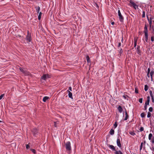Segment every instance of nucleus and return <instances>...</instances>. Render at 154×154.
<instances>
[{
    "label": "nucleus",
    "instance_id": "50",
    "mask_svg": "<svg viewBox=\"0 0 154 154\" xmlns=\"http://www.w3.org/2000/svg\"><path fill=\"white\" fill-rule=\"evenodd\" d=\"M147 76L149 78V73H147Z\"/></svg>",
    "mask_w": 154,
    "mask_h": 154
},
{
    "label": "nucleus",
    "instance_id": "8",
    "mask_svg": "<svg viewBox=\"0 0 154 154\" xmlns=\"http://www.w3.org/2000/svg\"><path fill=\"white\" fill-rule=\"evenodd\" d=\"M149 101H150V97L149 96H148L147 97V100L146 102V103H145V105H149Z\"/></svg>",
    "mask_w": 154,
    "mask_h": 154
},
{
    "label": "nucleus",
    "instance_id": "33",
    "mask_svg": "<svg viewBox=\"0 0 154 154\" xmlns=\"http://www.w3.org/2000/svg\"><path fill=\"white\" fill-rule=\"evenodd\" d=\"M130 134L131 135H134L135 134L134 132H130Z\"/></svg>",
    "mask_w": 154,
    "mask_h": 154
},
{
    "label": "nucleus",
    "instance_id": "51",
    "mask_svg": "<svg viewBox=\"0 0 154 154\" xmlns=\"http://www.w3.org/2000/svg\"><path fill=\"white\" fill-rule=\"evenodd\" d=\"M152 142L153 143H154V139L152 140Z\"/></svg>",
    "mask_w": 154,
    "mask_h": 154
},
{
    "label": "nucleus",
    "instance_id": "22",
    "mask_svg": "<svg viewBox=\"0 0 154 154\" xmlns=\"http://www.w3.org/2000/svg\"><path fill=\"white\" fill-rule=\"evenodd\" d=\"M152 137V134L150 133L149 135V140L151 139V138Z\"/></svg>",
    "mask_w": 154,
    "mask_h": 154
},
{
    "label": "nucleus",
    "instance_id": "5",
    "mask_svg": "<svg viewBox=\"0 0 154 154\" xmlns=\"http://www.w3.org/2000/svg\"><path fill=\"white\" fill-rule=\"evenodd\" d=\"M118 15L119 17V20L121 22H122L123 20V18L122 16L120 11L119 10L118 11Z\"/></svg>",
    "mask_w": 154,
    "mask_h": 154
},
{
    "label": "nucleus",
    "instance_id": "24",
    "mask_svg": "<svg viewBox=\"0 0 154 154\" xmlns=\"http://www.w3.org/2000/svg\"><path fill=\"white\" fill-rule=\"evenodd\" d=\"M87 60L88 62H90V61L89 60V58L88 56H87L86 57Z\"/></svg>",
    "mask_w": 154,
    "mask_h": 154
},
{
    "label": "nucleus",
    "instance_id": "11",
    "mask_svg": "<svg viewBox=\"0 0 154 154\" xmlns=\"http://www.w3.org/2000/svg\"><path fill=\"white\" fill-rule=\"evenodd\" d=\"M35 8H36V10L37 12L38 13H39V11L40 10V7L39 6H38L37 7H36Z\"/></svg>",
    "mask_w": 154,
    "mask_h": 154
},
{
    "label": "nucleus",
    "instance_id": "32",
    "mask_svg": "<svg viewBox=\"0 0 154 154\" xmlns=\"http://www.w3.org/2000/svg\"><path fill=\"white\" fill-rule=\"evenodd\" d=\"M142 101H143V99L142 98H140L139 100V102H140V103H142Z\"/></svg>",
    "mask_w": 154,
    "mask_h": 154
},
{
    "label": "nucleus",
    "instance_id": "35",
    "mask_svg": "<svg viewBox=\"0 0 154 154\" xmlns=\"http://www.w3.org/2000/svg\"><path fill=\"white\" fill-rule=\"evenodd\" d=\"M31 150L34 153H35V149H31Z\"/></svg>",
    "mask_w": 154,
    "mask_h": 154
},
{
    "label": "nucleus",
    "instance_id": "38",
    "mask_svg": "<svg viewBox=\"0 0 154 154\" xmlns=\"http://www.w3.org/2000/svg\"><path fill=\"white\" fill-rule=\"evenodd\" d=\"M143 143H142L141 144V145L140 146V150H141L142 149Z\"/></svg>",
    "mask_w": 154,
    "mask_h": 154
},
{
    "label": "nucleus",
    "instance_id": "13",
    "mask_svg": "<svg viewBox=\"0 0 154 154\" xmlns=\"http://www.w3.org/2000/svg\"><path fill=\"white\" fill-rule=\"evenodd\" d=\"M154 73V71H152L150 73V75L151 77V79L152 81V75Z\"/></svg>",
    "mask_w": 154,
    "mask_h": 154
},
{
    "label": "nucleus",
    "instance_id": "17",
    "mask_svg": "<svg viewBox=\"0 0 154 154\" xmlns=\"http://www.w3.org/2000/svg\"><path fill=\"white\" fill-rule=\"evenodd\" d=\"M116 154H123L120 151H116L115 152Z\"/></svg>",
    "mask_w": 154,
    "mask_h": 154
},
{
    "label": "nucleus",
    "instance_id": "10",
    "mask_svg": "<svg viewBox=\"0 0 154 154\" xmlns=\"http://www.w3.org/2000/svg\"><path fill=\"white\" fill-rule=\"evenodd\" d=\"M49 98V97H47V96L43 98V101L44 102H45L46 101V100H48Z\"/></svg>",
    "mask_w": 154,
    "mask_h": 154
},
{
    "label": "nucleus",
    "instance_id": "23",
    "mask_svg": "<svg viewBox=\"0 0 154 154\" xmlns=\"http://www.w3.org/2000/svg\"><path fill=\"white\" fill-rule=\"evenodd\" d=\"M33 133L34 134H36V133L37 132V130L36 129H35L33 131Z\"/></svg>",
    "mask_w": 154,
    "mask_h": 154
},
{
    "label": "nucleus",
    "instance_id": "14",
    "mask_svg": "<svg viewBox=\"0 0 154 154\" xmlns=\"http://www.w3.org/2000/svg\"><path fill=\"white\" fill-rule=\"evenodd\" d=\"M118 109L120 112H121L122 111V107L120 106H119Z\"/></svg>",
    "mask_w": 154,
    "mask_h": 154
},
{
    "label": "nucleus",
    "instance_id": "56",
    "mask_svg": "<svg viewBox=\"0 0 154 154\" xmlns=\"http://www.w3.org/2000/svg\"><path fill=\"white\" fill-rule=\"evenodd\" d=\"M151 89L152 90H153V88L152 87H151Z\"/></svg>",
    "mask_w": 154,
    "mask_h": 154
},
{
    "label": "nucleus",
    "instance_id": "27",
    "mask_svg": "<svg viewBox=\"0 0 154 154\" xmlns=\"http://www.w3.org/2000/svg\"><path fill=\"white\" fill-rule=\"evenodd\" d=\"M140 116H141L142 118H143L145 116V115L143 113H141Z\"/></svg>",
    "mask_w": 154,
    "mask_h": 154
},
{
    "label": "nucleus",
    "instance_id": "29",
    "mask_svg": "<svg viewBox=\"0 0 154 154\" xmlns=\"http://www.w3.org/2000/svg\"><path fill=\"white\" fill-rule=\"evenodd\" d=\"M130 3L131 4V5L132 6L134 5L135 4V3L134 2L131 1H130Z\"/></svg>",
    "mask_w": 154,
    "mask_h": 154
},
{
    "label": "nucleus",
    "instance_id": "20",
    "mask_svg": "<svg viewBox=\"0 0 154 154\" xmlns=\"http://www.w3.org/2000/svg\"><path fill=\"white\" fill-rule=\"evenodd\" d=\"M125 115H126L125 118V119H124V120H127L128 118V114L126 112H125Z\"/></svg>",
    "mask_w": 154,
    "mask_h": 154
},
{
    "label": "nucleus",
    "instance_id": "46",
    "mask_svg": "<svg viewBox=\"0 0 154 154\" xmlns=\"http://www.w3.org/2000/svg\"><path fill=\"white\" fill-rule=\"evenodd\" d=\"M151 97L152 98V102H153L154 101L153 96L152 97Z\"/></svg>",
    "mask_w": 154,
    "mask_h": 154
},
{
    "label": "nucleus",
    "instance_id": "30",
    "mask_svg": "<svg viewBox=\"0 0 154 154\" xmlns=\"http://www.w3.org/2000/svg\"><path fill=\"white\" fill-rule=\"evenodd\" d=\"M149 93H150V95L151 97H153V96L152 95V91L150 90L149 91Z\"/></svg>",
    "mask_w": 154,
    "mask_h": 154
},
{
    "label": "nucleus",
    "instance_id": "43",
    "mask_svg": "<svg viewBox=\"0 0 154 154\" xmlns=\"http://www.w3.org/2000/svg\"><path fill=\"white\" fill-rule=\"evenodd\" d=\"M123 97H124L125 99H126L127 97V96L124 95V96H123Z\"/></svg>",
    "mask_w": 154,
    "mask_h": 154
},
{
    "label": "nucleus",
    "instance_id": "37",
    "mask_svg": "<svg viewBox=\"0 0 154 154\" xmlns=\"http://www.w3.org/2000/svg\"><path fill=\"white\" fill-rule=\"evenodd\" d=\"M144 130V128L143 127H141L140 130L141 131H143Z\"/></svg>",
    "mask_w": 154,
    "mask_h": 154
},
{
    "label": "nucleus",
    "instance_id": "6",
    "mask_svg": "<svg viewBox=\"0 0 154 154\" xmlns=\"http://www.w3.org/2000/svg\"><path fill=\"white\" fill-rule=\"evenodd\" d=\"M26 40L29 42H30L31 40V35L29 33V32H27V35L26 37Z\"/></svg>",
    "mask_w": 154,
    "mask_h": 154
},
{
    "label": "nucleus",
    "instance_id": "57",
    "mask_svg": "<svg viewBox=\"0 0 154 154\" xmlns=\"http://www.w3.org/2000/svg\"><path fill=\"white\" fill-rule=\"evenodd\" d=\"M122 41H123V38H122Z\"/></svg>",
    "mask_w": 154,
    "mask_h": 154
},
{
    "label": "nucleus",
    "instance_id": "18",
    "mask_svg": "<svg viewBox=\"0 0 154 154\" xmlns=\"http://www.w3.org/2000/svg\"><path fill=\"white\" fill-rule=\"evenodd\" d=\"M139 49V46H137V52L138 54H140V51Z\"/></svg>",
    "mask_w": 154,
    "mask_h": 154
},
{
    "label": "nucleus",
    "instance_id": "40",
    "mask_svg": "<svg viewBox=\"0 0 154 154\" xmlns=\"http://www.w3.org/2000/svg\"><path fill=\"white\" fill-rule=\"evenodd\" d=\"M152 33H153V34H154V29L153 28V26H152Z\"/></svg>",
    "mask_w": 154,
    "mask_h": 154
},
{
    "label": "nucleus",
    "instance_id": "53",
    "mask_svg": "<svg viewBox=\"0 0 154 154\" xmlns=\"http://www.w3.org/2000/svg\"><path fill=\"white\" fill-rule=\"evenodd\" d=\"M152 26H151V28H150V30H151V29H152Z\"/></svg>",
    "mask_w": 154,
    "mask_h": 154
},
{
    "label": "nucleus",
    "instance_id": "42",
    "mask_svg": "<svg viewBox=\"0 0 154 154\" xmlns=\"http://www.w3.org/2000/svg\"><path fill=\"white\" fill-rule=\"evenodd\" d=\"M121 43L119 42L118 44V47H120L121 46Z\"/></svg>",
    "mask_w": 154,
    "mask_h": 154
},
{
    "label": "nucleus",
    "instance_id": "26",
    "mask_svg": "<svg viewBox=\"0 0 154 154\" xmlns=\"http://www.w3.org/2000/svg\"><path fill=\"white\" fill-rule=\"evenodd\" d=\"M147 116L148 118L150 117L151 116V113L150 112H148Z\"/></svg>",
    "mask_w": 154,
    "mask_h": 154
},
{
    "label": "nucleus",
    "instance_id": "39",
    "mask_svg": "<svg viewBox=\"0 0 154 154\" xmlns=\"http://www.w3.org/2000/svg\"><path fill=\"white\" fill-rule=\"evenodd\" d=\"M136 42H137V40H135L134 41V47H136Z\"/></svg>",
    "mask_w": 154,
    "mask_h": 154
},
{
    "label": "nucleus",
    "instance_id": "12",
    "mask_svg": "<svg viewBox=\"0 0 154 154\" xmlns=\"http://www.w3.org/2000/svg\"><path fill=\"white\" fill-rule=\"evenodd\" d=\"M147 17V19L149 21V25H150V28H151V25H152V20H151V18H150V20H149V18L148 17Z\"/></svg>",
    "mask_w": 154,
    "mask_h": 154
},
{
    "label": "nucleus",
    "instance_id": "36",
    "mask_svg": "<svg viewBox=\"0 0 154 154\" xmlns=\"http://www.w3.org/2000/svg\"><path fill=\"white\" fill-rule=\"evenodd\" d=\"M114 126L115 127V128H116L117 126V124L116 122H115V124L114 125Z\"/></svg>",
    "mask_w": 154,
    "mask_h": 154
},
{
    "label": "nucleus",
    "instance_id": "49",
    "mask_svg": "<svg viewBox=\"0 0 154 154\" xmlns=\"http://www.w3.org/2000/svg\"><path fill=\"white\" fill-rule=\"evenodd\" d=\"M150 70L149 68L148 69V73H149L150 72Z\"/></svg>",
    "mask_w": 154,
    "mask_h": 154
},
{
    "label": "nucleus",
    "instance_id": "9",
    "mask_svg": "<svg viewBox=\"0 0 154 154\" xmlns=\"http://www.w3.org/2000/svg\"><path fill=\"white\" fill-rule=\"evenodd\" d=\"M67 91L68 92V96L69 97L71 98L72 99L73 97L72 93L69 90H67Z\"/></svg>",
    "mask_w": 154,
    "mask_h": 154
},
{
    "label": "nucleus",
    "instance_id": "16",
    "mask_svg": "<svg viewBox=\"0 0 154 154\" xmlns=\"http://www.w3.org/2000/svg\"><path fill=\"white\" fill-rule=\"evenodd\" d=\"M39 14L38 17V18L39 20H40L41 18V16L42 14V13L41 12H40L39 13Z\"/></svg>",
    "mask_w": 154,
    "mask_h": 154
},
{
    "label": "nucleus",
    "instance_id": "47",
    "mask_svg": "<svg viewBox=\"0 0 154 154\" xmlns=\"http://www.w3.org/2000/svg\"><path fill=\"white\" fill-rule=\"evenodd\" d=\"M135 92L137 93H138V90L137 89H135Z\"/></svg>",
    "mask_w": 154,
    "mask_h": 154
},
{
    "label": "nucleus",
    "instance_id": "55",
    "mask_svg": "<svg viewBox=\"0 0 154 154\" xmlns=\"http://www.w3.org/2000/svg\"><path fill=\"white\" fill-rule=\"evenodd\" d=\"M114 23V22H112V23H111V24L112 25H113Z\"/></svg>",
    "mask_w": 154,
    "mask_h": 154
},
{
    "label": "nucleus",
    "instance_id": "41",
    "mask_svg": "<svg viewBox=\"0 0 154 154\" xmlns=\"http://www.w3.org/2000/svg\"><path fill=\"white\" fill-rule=\"evenodd\" d=\"M26 149H28L29 148V146L28 144H27L26 146Z\"/></svg>",
    "mask_w": 154,
    "mask_h": 154
},
{
    "label": "nucleus",
    "instance_id": "3",
    "mask_svg": "<svg viewBox=\"0 0 154 154\" xmlns=\"http://www.w3.org/2000/svg\"><path fill=\"white\" fill-rule=\"evenodd\" d=\"M20 70L25 75H29L30 74L29 72L23 68L20 67Z\"/></svg>",
    "mask_w": 154,
    "mask_h": 154
},
{
    "label": "nucleus",
    "instance_id": "54",
    "mask_svg": "<svg viewBox=\"0 0 154 154\" xmlns=\"http://www.w3.org/2000/svg\"><path fill=\"white\" fill-rule=\"evenodd\" d=\"M122 49H121L120 51V52L121 53H122Z\"/></svg>",
    "mask_w": 154,
    "mask_h": 154
},
{
    "label": "nucleus",
    "instance_id": "52",
    "mask_svg": "<svg viewBox=\"0 0 154 154\" xmlns=\"http://www.w3.org/2000/svg\"><path fill=\"white\" fill-rule=\"evenodd\" d=\"M54 126L56 127V123L55 122H54Z\"/></svg>",
    "mask_w": 154,
    "mask_h": 154
},
{
    "label": "nucleus",
    "instance_id": "25",
    "mask_svg": "<svg viewBox=\"0 0 154 154\" xmlns=\"http://www.w3.org/2000/svg\"><path fill=\"white\" fill-rule=\"evenodd\" d=\"M135 9L137 8V6L135 3L134 5L133 6Z\"/></svg>",
    "mask_w": 154,
    "mask_h": 154
},
{
    "label": "nucleus",
    "instance_id": "7",
    "mask_svg": "<svg viewBox=\"0 0 154 154\" xmlns=\"http://www.w3.org/2000/svg\"><path fill=\"white\" fill-rule=\"evenodd\" d=\"M117 145L118 146H119V147H121V144L120 143V140L119 139H117Z\"/></svg>",
    "mask_w": 154,
    "mask_h": 154
},
{
    "label": "nucleus",
    "instance_id": "48",
    "mask_svg": "<svg viewBox=\"0 0 154 154\" xmlns=\"http://www.w3.org/2000/svg\"><path fill=\"white\" fill-rule=\"evenodd\" d=\"M69 89L70 91H72V88L71 87H69Z\"/></svg>",
    "mask_w": 154,
    "mask_h": 154
},
{
    "label": "nucleus",
    "instance_id": "34",
    "mask_svg": "<svg viewBox=\"0 0 154 154\" xmlns=\"http://www.w3.org/2000/svg\"><path fill=\"white\" fill-rule=\"evenodd\" d=\"M142 17H145V13L144 11L143 12V14H142Z\"/></svg>",
    "mask_w": 154,
    "mask_h": 154
},
{
    "label": "nucleus",
    "instance_id": "1",
    "mask_svg": "<svg viewBox=\"0 0 154 154\" xmlns=\"http://www.w3.org/2000/svg\"><path fill=\"white\" fill-rule=\"evenodd\" d=\"M144 29V32L145 34V39L146 41L147 42L148 39V33L147 28L146 25H145Z\"/></svg>",
    "mask_w": 154,
    "mask_h": 154
},
{
    "label": "nucleus",
    "instance_id": "58",
    "mask_svg": "<svg viewBox=\"0 0 154 154\" xmlns=\"http://www.w3.org/2000/svg\"><path fill=\"white\" fill-rule=\"evenodd\" d=\"M2 122L1 121H0V122Z\"/></svg>",
    "mask_w": 154,
    "mask_h": 154
},
{
    "label": "nucleus",
    "instance_id": "44",
    "mask_svg": "<svg viewBox=\"0 0 154 154\" xmlns=\"http://www.w3.org/2000/svg\"><path fill=\"white\" fill-rule=\"evenodd\" d=\"M147 105H145V106L144 107H145V110H146L147 109Z\"/></svg>",
    "mask_w": 154,
    "mask_h": 154
},
{
    "label": "nucleus",
    "instance_id": "2",
    "mask_svg": "<svg viewBox=\"0 0 154 154\" xmlns=\"http://www.w3.org/2000/svg\"><path fill=\"white\" fill-rule=\"evenodd\" d=\"M65 147L66 150L69 153L71 150V144L70 142H67L65 144Z\"/></svg>",
    "mask_w": 154,
    "mask_h": 154
},
{
    "label": "nucleus",
    "instance_id": "19",
    "mask_svg": "<svg viewBox=\"0 0 154 154\" xmlns=\"http://www.w3.org/2000/svg\"><path fill=\"white\" fill-rule=\"evenodd\" d=\"M148 87L147 85H145L144 90L145 91H147L148 90Z\"/></svg>",
    "mask_w": 154,
    "mask_h": 154
},
{
    "label": "nucleus",
    "instance_id": "28",
    "mask_svg": "<svg viewBox=\"0 0 154 154\" xmlns=\"http://www.w3.org/2000/svg\"><path fill=\"white\" fill-rule=\"evenodd\" d=\"M152 110H153V109L152 108V107H150L149 108V111H150V112H152Z\"/></svg>",
    "mask_w": 154,
    "mask_h": 154
},
{
    "label": "nucleus",
    "instance_id": "21",
    "mask_svg": "<svg viewBox=\"0 0 154 154\" xmlns=\"http://www.w3.org/2000/svg\"><path fill=\"white\" fill-rule=\"evenodd\" d=\"M109 146L110 147V148H111V149H113V150H115V148L113 146L110 145Z\"/></svg>",
    "mask_w": 154,
    "mask_h": 154
},
{
    "label": "nucleus",
    "instance_id": "45",
    "mask_svg": "<svg viewBox=\"0 0 154 154\" xmlns=\"http://www.w3.org/2000/svg\"><path fill=\"white\" fill-rule=\"evenodd\" d=\"M151 40L152 41H154L153 38V37H152L151 38Z\"/></svg>",
    "mask_w": 154,
    "mask_h": 154
},
{
    "label": "nucleus",
    "instance_id": "31",
    "mask_svg": "<svg viewBox=\"0 0 154 154\" xmlns=\"http://www.w3.org/2000/svg\"><path fill=\"white\" fill-rule=\"evenodd\" d=\"M4 94H2L1 96H0V100H1L2 97L4 96Z\"/></svg>",
    "mask_w": 154,
    "mask_h": 154
},
{
    "label": "nucleus",
    "instance_id": "15",
    "mask_svg": "<svg viewBox=\"0 0 154 154\" xmlns=\"http://www.w3.org/2000/svg\"><path fill=\"white\" fill-rule=\"evenodd\" d=\"M114 131L113 129H112L110 131V133L111 135H113L114 134Z\"/></svg>",
    "mask_w": 154,
    "mask_h": 154
},
{
    "label": "nucleus",
    "instance_id": "4",
    "mask_svg": "<svg viewBox=\"0 0 154 154\" xmlns=\"http://www.w3.org/2000/svg\"><path fill=\"white\" fill-rule=\"evenodd\" d=\"M50 78V76L48 74H44L41 77V79L46 80Z\"/></svg>",
    "mask_w": 154,
    "mask_h": 154
}]
</instances>
